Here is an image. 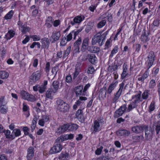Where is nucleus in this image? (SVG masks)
<instances>
[{
	"instance_id": "obj_1",
	"label": "nucleus",
	"mask_w": 160,
	"mask_h": 160,
	"mask_svg": "<svg viewBox=\"0 0 160 160\" xmlns=\"http://www.w3.org/2000/svg\"><path fill=\"white\" fill-rule=\"evenodd\" d=\"M103 123V121L100 119H97L94 121L92 124L91 130L92 133H95L96 132L100 131L102 128V126Z\"/></svg>"
},
{
	"instance_id": "obj_2",
	"label": "nucleus",
	"mask_w": 160,
	"mask_h": 160,
	"mask_svg": "<svg viewBox=\"0 0 160 160\" xmlns=\"http://www.w3.org/2000/svg\"><path fill=\"white\" fill-rule=\"evenodd\" d=\"M105 38L104 36L102 35H101L100 33H98L94 36L92 38V45H95L97 43L101 46L105 42Z\"/></svg>"
},
{
	"instance_id": "obj_3",
	"label": "nucleus",
	"mask_w": 160,
	"mask_h": 160,
	"mask_svg": "<svg viewBox=\"0 0 160 160\" xmlns=\"http://www.w3.org/2000/svg\"><path fill=\"white\" fill-rule=\"evenodd\" d=\"M118 82L117 81H113L111 84H110L108 86L107 90L106 87L103 88L101 89L100 91L102 92L104 90L106 91L105 94L104 95V97H106L107 93L110 94L112 93V91L115 89L116 87L117 84H118Z\"/></svg>"
},
{
	"instance_id": "obj_4",
	"label": "nucleus",
	"mask_w": 160,
	"mask_h": 160,
	"mask_svg": "<svg viewBox=\"0 0 160 160\" xmlns=\"http://www.w3.org/2000/svg\"><path fill=\"white\" fill-rule=\"evenodd\" d=\"M57 108L61 112H65L68 109L67 104L63 100L58 99L56 101Z\"/></svg>"
},
{
	"instance_id": "obj_5",
	"label": "nucleus",
	"mask_w": 160,
	"mask_h": 160,
	"mask_svg": "<svg viewBox=\"0 0 160 160\" xmlns=\"http://www.w3.org/2000/svg\"><path fill=\"white\" fill-rule=\"evenodd\" d=\"M124 84V82H123L119 85V89L114 95V98L112 100L113 103L116 102L119 99L122 94Z\"/></svg>"
},
{
	"instance_id": "obj_6",
	"label": "nucleus",
	"mask_w": 160,
	"mask_h": 160,
	"mask_svg": "<svg viewBox=\"0 0 160 160\" xmlns=\"http://www.w3.org/2000/svg\"><path fill=\"white\" fill-rule=\"evenodd\" d=\"M155 56L154 52L150 51L148 56L147 68L149 69L153 64L155 60Z\"/></svg>"
},
{
	"instance_id": "obj_7",
	"label": "nucleus",
	"mask_w": 160,
	"mask_h": 160,
	"mask_svg": "<svg viewBox=\"0 0 160 160\" xmlns=\"http://www.w3.org/2000/svg\"><path fill=\"white\" fill-rule=\"evenodd\" d=\"M61 142H58L55 140V143L52 148L50 150V153L53 154L59 152L62 149V146L60 144Z\"/></svg>"
},
{
	"instance_id": "obj_8",
	"label": "nucleus",
	"mask_w": 160,
	"mask_h": 160,
	"mask_svg": "<svg viewBox=\"0 0 160 160\" xmlns=\"http://www.w3.org/2000/svg\"><path fill=\"white\" fill-rule=\"evenodd\" d=\"M41 72L38 70L32 73L30 77V82H35L38 80L41 76Z\"/></svg>"
},
{
	"instance_id": "obj_9",
	"label": "nucleus",
	"mask_w": 160,
	"mask_h": 160,
	"mask_svg": "<svg viewBox=\"0 0 160 160\" xmlns=\"http://www.w3.org/2000/svg\"><path fill=\"white\" fill-rule=\"evenodd\" d=\"M70 125L69 124H65L61 126L57 129L56 131V133L59 134H61L67 130H69L68 129Z\"/></svg>"
},
{
	"instance_id": "obj_10",
	"label": "nucleus",
	"mask_w": 160,
	"mask_h": 160,
	"mask_svg": "<svg viewBox=\"0 0 160 160\" xmlns=\"http://www.w3.org/2000/svg\"><path fill=\"white\" fill-rule=\"evenodd\" d=\"M84 58H83L82 59L83 60H86L88 57H89V61L92 64L95 63L97 61V58L94 54H85L84 55Z\"/></svg>"
},
{
	"instance_id": "obj_11",
	"label": "nucleus",
	"mask_w": 160,
	"mask_h": 160,
	"mask_svg": "<svg viewBox=\"0 0 160 160\" xmlns=\"http://www.w3.org/2000/svg\"><path fill=\"white\" fill-rule=\"evenodd\" d=\"M127 108V107L126 105L124 104L123 105L116 111L115 116L116 117H118L122 115L126 111Z\"/></svg>"
},
{
	"instance_id": "obj_12",
	"label": "nucleus",
	"mask_w": 160,
	"mask_h": 160,
	"mask_svg": "<svg viewBox=\"0 0 160 160\" xmlns=\"http://www.w3.org/2000/svg\"><path fill=\"white\" fill-rule=\"evenodd\" d=\"M27 158L28 160H31L33 158L34 152V148L32 147H30L27 149Z\"/></svg>"
},
{
	"instance_id": "obj_13",
	"label": "nucleus",
	"mask_w": 160,
	"mask_h": 160,
	"mask_svg": "<svg viewBox=\"0 0 160 160\" xmlns=\"http://www.w3.org/2000/svg\"><path fill=\"white\" fill-rule=\"evenodd\" d=\"M130 133L129 131L126 130H121L116 132V134L118 136L123 137L128 136Z\"/></svg>"
},
{
	"instance_id": "obj_14",
	"label": "nucleus",
	"mask_w": 160,
	"mask_h": 160,
	"mask_svg": "<svg viewBox=\"0 0 160 160\" xmlns=\"http://www.w3.org/2000/svg\"><path fill=\"white\" fill-rule=\"evenodd\" d=\"M57 92L55 91L53 88H49L47 91L46 93V96L48 98L52 99H53V96Z\"/></svg>"
},
{
	"instance_id": "obj_15",
	"label": "nucleus",
	"mask_w": 160,
	"mask_h": 160,
	"mask_svg": "<svg viewBox=\"0 0 160 160\" xmlns=\"http://www.w3.org/2000/svg\"><path fill=\"white\" fill-rule=\"evenodd\" d=\"M150 38L148 37V33L145 30H143L141 37V40L144 42H146L149 41Z\"/></svg>"
},
{
	"instance_id": "obj_16",
	"label": "nucleus",
	"mask_w": 160,
	"mask_h": 160,
	"mask_svg": "<svg viewBox=\"0 0 160 160\" xmlns=\"http://www.w3.org/2000/svg\"><path fill=\"white\" fill-rule=\"evenodd\" d=\"M149 69H148L144 72L142 77H139L138 78V80L139 81L141 82L142 83H143L144 82V80L146 79L149 76Z\"/></svg>"
},
{
	"instance_id": "obj_17",
	"label": "nucleus",
	"mask_w": 160,
	"mask_h": 160,
	"mask_svg": "<svg viewBox=\"0 0 160 160\" xmlns=\"http://www.w3.org/2000/svg\"><path fill=\"white\" fill-rule=\"evenodd\" d=\"M89 44V38H85L83 40L82 48L81 50L82 51H84L86 49L88 50V47Z\"/></svg>"
},
{
	"instance_id": "obj_18",
	"label": "nucleus",
	"mask_w": 160,
	"mask_h": 160,
	"mask_svg": "<svg viewBox=\"0 0 160 160\" xmlns=\"http://www.w3.org/2000/svg\"><path fill=\"white\" fill-rule=\"evenodd\" d=\"M60 36V32L56 31L53 32L51 38L54 42H55L59 39Z\"/></svg>"
},
{
	"instance_id": "obj_19",
	"label": "nucleus",
	"mask_w": 160,
	"mask_h": 160,
	"mask_svg": "<svg viewBox=\"0 0 160 160\" xmlns=\"http://www.w3.org/2000/svg\"><path fill=\"white\" fill-rule=\"evenodd\" d=\"M70 139V134H65L61 136L56 139V142H62L63 141Z\"/></svg>"
},
{
	"instance_id": "obj_20",
	"label": "nucleus",
	"mask_w": 160,
	"mask_h": 160,
	"mask_svg": "<svg viewBox=\"0 0 160 160\" xmlns=\"http://www.w3.org/2000/svg\"><path fill=\"white\" fill-rule=\"evenodd\" d=\"M84 17L83 16H77L73 20V22H71V24L74 25L75 23H81L84 19Z\"/></svg>"
},
{
	"instance_id": "obj_21",
	"label": "nucleus",
	"mask_w": 160,
	"mask_h": 160,
	"mask_svg": "<svg viewBox=\"0 0 160 160\" xmlns=\"http://www.w3.org/2000/svg\"><path fill=\"white\" fill-rule=\"evenodd\" d=\"M4 101L0 103V111L3 114H5L8 111V107Z\"/></svg>"
},
{
	"instance_id": "obj_22",
	"label": "nucleus",
	"mask_w": 160,
	"mask_h": 160,
	"mask_svg": "<svg viewBox=\"0 0 160 160\" xmlns=\"http://www.w3.org/2000/svg\"><path fill=\"white\" fill-rule=\"evenodd\" d=\"M42 48L44 49H48L49 47V42L47 38L41 39Z\"/></svg>"
},
{
	"instance_id": "obj_23",
	"label": "nucleus",
	"mask_w": 160,
	"mask_h": 160,
	"mask_svg": "<svg viewBox=\"0 0 160 160\" xmlns=\"http://www.w3.org/2000/svg\"><path fill=\"white\" fill-rule=\"evenodd\" d=\"M146 130L145 131V137L147 139H150L152 135V129L151 128H148V127H145Z\"/></svg>"
},
{
	"instance_id": "obj_24",
	"label": "nucleus",
	"mask_w": 160,
	"mask_h": 160,
	"mask_svg": "<svg viewBox=\"0 0 160 160\" xmlns=\"http://www.w3.org/2000/svg\"><path fill=\"white\" fill-rule=\"evenodd\" d=\"M48 82L46 80H45L43 82V84L41 86L39 85V92L40 93H42L44 92L47 88V85Z\"/></svg>"
},
{
	"instance_id": "obj_25",
	"label": "nucleus",
	"mask_w": 160,
	"mask_h": 160,
	"mask_svg": "<svg viewBox=\"0 0 160 160\" xmlns=\"http://www.w3.org/2000/svg\"><path fill=\"white\" fill-rule=\"evenodd\" d=\"M128 66L127 64L125 63L123 65V72L121 74V78L122 79L124 78L128 75Z\"/></svg>"
},
{
	"instance_id": "obj_26",
	"label": "nucleus",
	"mask_w": 160,
	"mask_h": 160,
	"mask_svg": "<svg viewBox=\"0 0 160 160\" xmlns=\"http://www.w3.org/2000/svg\"><path fill=\"white\" fill-rule=\"evenodd\" d=\"M88 50L91 52L96 53L99 52L100 50V49L97 46H89L88 47Z\"/></svg>"
},
{
	"instance_id": "obj_27",
	"label": "nucleus",
	"mask_w": 160,
	"mask_h": 160,
	"mask_svg": "<svg viewBox=\"0 0 160 160\" xmlns=\"http://www.w3.org/2000/svg\"><path fill=\"white\" fill-rule=\"evenodd\" d=\"M143 130V128L140 126H136L132 128V131L136 133H139L142 132Z\"/></svg>"
},
{
	"instance_id": "obj_28",
	"label": "nucleus",
	"mask_w": 160,
	"mask_h": 160,
	"mask_svg": "<svg viewBox=\"0 0 160 160\" xmlns=\"http://www.w3.org/2000/svg\"><path fill=\"white\" fill-rule=\"evenodd\" d=\"M70 41V33H69L66 37L63 38L60 42V44L62 46H64L68 41Z\"/></svg>"
},
{
	"instance_id": "obj_29",
	"label": "nucleus",
	"mask_w": 160,
	"mask_h": 160,
	"mask_svg": "<svg viewBox=\"0 0 160 160\" xmlns=\"http://www.w3.org/2000/svg\"><path fill=\"white\" fill-rule=\"evenodd\" d=\"M9 76L8 73L4 71H0V78L6 79Z\"/></svg>"
},
{
	"instance_id": "obj_30",
	"label": "nucleus",
	"mask_w": 160,
	"mask_h": 160,
	"mask_svg": "<svg viewBox=\"0 0 160 160\" xmlns=\"http://www.w3.org/2000/svg\"><path fill=\"white\" fill-rule=\"evenodd\" d=\"M21 135V131L18 129L13 130L12 132V139L15 138V137H18Z\"/></svg>"
},
{
	"instance_id": "obj_31",
	"label": "nucleus",
	"mask_w": 160,
	"mask_h": 160,
	"mask_svg": "<svg viewBox=\"0 0 160 160\" xmlns=\"http://www.w3.org/2000/svg\"><path fill=\"white\" fill-rule=\"evenodd\" d=\"M38 120V118L36 116H34V118L33 119L32 123L31 125V128L32 129V131H33V130L35 129L37 124V122Z\"/></svg>"
},
{
	"instance_id": "obj_32",
	"label": "nucleus",
	"mask_w": 160,
	"mask_h": 160,
	"mask_svg": "<svg viewBox=\"0 0 160 160\" xmlns=\"http://www.w3.org/2000/svg\"><path fill=\"white\" fill-rule=\"evenodd\" d=\"M15 32L12 30H10L5 35L6 38L7 39H10L12 38L15 35Z\"/></svg>"
},
{
	"instance_id": "obj_33",
	"label": "nucleus",
	"mask_w": 160,
	"mask_h": 160,
	"mask_svg": "<svg viewBox=\"0 0 160 160\" xmlns=\"http://www.w3.org/2000/svg\"><path fill=\"white\" fill-rule=\"evenodd\" d=\"M83 89V86H80L75 88V91L77 96L81 95Z\"/></svg>"
},
{
	"instance_id": "obj_34",
	"label": "nucleus",
	"mask_w": 160,
	"mask_h": 160,
	"mask_svg": "<svg viewBox=\"0 0 160 160\" xmlns=\"http://www.w3.org/2000/svg\"><path fill=\"white\" fill-rule=\"evenodd\" d=\"M20 93L22 98L27 100L29 95V93L24 91H21Z\"/></svg>"
},
{
	"instance_id": "obj_35",
	"label": "nucleus",
	"mask_w": 160,
	"mask_h": 160,
	"mask_svg": "<svg viewBox=\"0 0 160 160\" xmlns=\"http://www.w3.org/2000/svg\"><path fill=\"white\" fill-rule=\"evenodd\" d=\"M87 99V98L84 97H80L79 99L77 100L76 102V103L78 106H79L81 105V104H82L84 102V101H85Z\"/></svg>"
},
{
	"instance_id": "obj_36",
	"label": "nucleus",
	"mask_w": 160,
	"mask_h": 160,
	"mask_svg": "<svg viewBox=\"0 0 160 160\" xmlns=\"http://www.w3.org/2000/svg\"><path fill=\"white\" fill-rule=\"evenodd\" d=\"M156 83L155 80L154 79L151 80L148 84V87L149 88H153L156 86Z\"/></svg>"
},
{
	"instance_id": "obj_37",
	"label": "nucleus",
	"mask_w": 160,
	"mask_h": 160,
	"mask_svg": "<svg viewBox=\"0 0 160 160\" xmlns=\"http://www.w3.org/2000/svg\"><path fill=\"white\" fill-rule=\"evenodd\" d=\"M118 49L119 48L118 46H116L112 51L109 56L111 58H112L114 55L116 53L118 52Z\"/></svg>"
},
{
	"instance_id": "obj_38",
	"label": "nucleus",
	"mask_w": 160,
	"mask_h": 160,
	"mask_svg": "<svg viewBox=\"0 0 160 160\" xmlns=\"http://www.w3.org/2000/svg\"><path fill=\"white\" fill-rule=\"evenodd\" d=\"M76 116L78 119L82 120L83 117L82 111L81 109L78 110L76 112Z\"/></svg>"
},
{
	"instance_id": "obj_39",
	"label": "nucleus",
	"mask_w": 160,
	"mask_h": 160,
	"mask_svg": "<svg viewBox=\"0 0 160 160\" xmlns=\"http://www.w3.org/2000/svg\"><path fill=\"white\" fill-rule=\"evenodd\" d=\"M93 25L94 24L93 22H89L88 23L85 29L86 32H88L91 30Z\"/></svg>"
},
{
	"instance_id": "obj_40",
	"label": "nucleus",
	"mask_w": 160,
	"mask_h": 160,
	"mask_svg": "<svg viewBox=\"0 0 160 160\" xmlns=\"http://www.w3.org/2000/svg\"><path fill=\"white\" fill-rule=\"evenodd\" d=\"M59 82L58 81H54L53 82L52 85L53 87V90L57 92L59 88Z\"/></svg>"
},
{
	"instance_id": "obj_41",
	"label": "nucleus",
	"mask_w": 160,
	"mask_h": 160,
	"mask_svg": "<svg viewBox=\"0 0 160 160\" xmlns=\"http://www.w3.org/2000/svg\"><path fill=\"white\" fill-rule=\"evenodd\" d=\"M6 46L4 47L3 46H1L0 49V51L1 52V57H4L6 54Z\"/></svg>"
},
{
	"instance_id": "obj_42",
	"label": "nucleus",
	"mask_w": 160,
	"mask_h": 160,
	"mask_svg": "<svg viewBox=\"0 0 160 160\" xmlns=\"http://www.w3.org/2000/svg\"><path fill=\"white\" fill-rule=\"evenodd\" d=\"M6 137L7 138H10L12 139V133L10 134V131L8 130L4 131Z\"/></svg>"
},
{
	"instance_id": "obj_43",
	"label": "nucleus",
	"mask_w": 160,
	"mask_h": 160,
	"mask_svg": "<svg viewBox=\"0 0 160 160\" xmlns=\"http://www.w3.org/2000/svg\"><path fill=\"white\" fill-rule=\"evenodd\" d=\"M13 14V11L12 10H11L6 15L4 18L6 19H10L12 17Z\"/></svg>"
},
{
	"instance_id": "obj_44",
	"label": "nucleus",
	"mask_w": 160,
	"mask_h": 160,
	"mask_svg": "<svg viewBox=\"0 0 160 160\" xmlns=\"http://www.w3.org/2000/svg\"><path fill=\"white\" fill-rule=\"evenodd\" d=\"M30 37L33 39V40L34 41H38L40 39V36L37 35H30Z\"/></svg>"
},
{
	"instance_id": "obj_45",
	"label": "nucleus",
	"mask_w": 160,
	"mask_h": 160,
	"mask_svg": "<svg viewBox=\"0 0 160 160\" xmlns=\"http://www.w3.org/2000/svg\"><path fill=\"white\" fill-rule=\"evenodd\" d=\"M30 29L28 27H27L26 25L23 27L22 28H21V32L24 34L26 33L27 32H28L30 30Z\"/></svg>"
},
{
	"instance_id": "obj_46",
	"label": "nucleus",
	"mask_w": 160,
	"mask_h": 160,
	"mask_svg": "<svg viewBox=\"0 0 160 160\" xmlns=\"http://www.w3.org/2000/svg\"><path fill=\"white\" fill-rule=\"evenodd\" d=\"M36 100V98L34 96L29 94V95L27 99L28 101L31 102H34Z\"/></svg>"
},
{
	"instance_id": "obj_47",
	"label": "nucleus",
	"mask_w": 160,
	"mask_h": 160,
	"mask_svg": "<svg viewBox=\"0 0 160 160\" xmlns=\"http://www.w3.org/2000/svg\"><path fill=\"white\" fill-rule=\"evenodd\" d=\"M106 22L105 20H103L100 22L98 24V28H101L103 27L106 24Z\"/></svg>"
},
{
	"instance_id": "obj_48",
	"label": "nucleus",
	"mask_w": 160,
	"mask_h": 160,
	"mask_svg": "<svg viewBox=\"0 0 160 160\" xmlns=\"http://www.w3.org/2000/svg\"><path fill=\"white\" fill-rule=\"evenodd\" d=\"M155 108V102L154 101H152L149 107V112H152L154 110Z\"/></svg>"
},
{
	"instance_id": "obj_49",
	"label": "nucleus",
	"mask_w": 160,
	"mask_h": 160,
	"mask_svg": "<svg viewBox=\"0 0 160 160\" xmlns=\"http://www.w3.org/2000/svg\"><path fill=\"white\" fill-rule=\"evenodd\" d=\"M149 94L148 90L145 91L142 95V98L144 99H147L148 98Z\"/></svg>"
},
{
	"instance_id": "obj_50",
	"label": "nucleus",
	"mask_w": 160,
	"mask_h": 160,
	"mask_svg": "<svg viewBox=\"0 0 160 160\" xmlns=\"http://www.w3.org/2000/svg\"><path fill=\"white\" fill-rule=\"evenodd\" d=\"M154 126L156 128L157 133L158 134L160 131V121H159L157 123H155Z\"/></svg>"
},
{
	"instance_id": "obj_51",
	"label": "nucleus",
	"mask_w": 160,
	"mask_h": 160,
	"mask_svg": "<svg viewBox=\"0 0 160 160\" xmlns=\"http://www.w3.org/2000/svg\"><path fill=\"white\" fill-rule=\"evenodd\" d=\"M58 70V66H56L53 67L52 68V74H54L56 75Z\"/></svg>"
},
{
	"instance_id": "obj_52",
	"label": "nucleus",
	"mask_w": 160,
	"mask_h": 160,
	"mask_svg": "<svg viewBox=\"0 0 160 160\" xmlns=\"http://www.w3.org/2000/svg\"><path fill=\"white\" fill-rule=\"evenodd\" d=\"M78 125L76 124H71V131H76L78 128Z\"/></svg>"
},
{
	"instance_id": "obj_53",
	"label": "nucleus",
	"mask_w": 160,
	"mask_h": 160,
	"mask_svg": "<svg viewBox=\"0 0 160 160\" xmlns=\"http://www.w3.org/2000/svg\"><path fill=\"white\" fill-rule=\"evenodd\" d=\"M103 148L102 146H101L99 148H98L95 151L96 154L97 155H100L101 153Z\"/></svg>"
},
{
	"instance_id": "obj_54",
	"label": "nucleus",
	"mask_w": 160,
	"mask_h": 160,
	"mask_svg": "<svg viewBox=\"0 0 160 160\" xmlns=\"http://www.w3.org/2000/svg\"><path fill=\"white\" fill-rule=\"evenodd\" d=\"M95 71L94 68L92 66H91L88 68L87 72L89 74H92Z\"/></svg>"
},
{
	"instance_id": "obj_55",
	"label": "nucleus",
	"mask_w": 160,
	"mask_h": 160,
	"mask_svg": "<svg viewBox=\"0 0 160 160\" xmlns=\"http://www.w3.org/2000/svg\"><path fill=\"white\" fill-rule=\"evenodd\" d=\"M18 26L19 29L21 30V28H22L26 25L20 21H19L18 22Z\"/></svg>"
},
{
	"instance_id": "obj_56",
	"label": "nucleus",
	"mask_w": 160,
	"mask_h": 160,
	"mask_svg": "<svg viewBox=\"0 0 160 160\" xmlns=\"http://www.w3.org/2000/svg\"><path fill=\"white\" fill-rule=\"evenodd\" d=\"M74 47L75 48L73 51V55L76 56L77 55V54L79 52V47L78 46Z\"/></svg>"
},
{
	"instance_id": "obj_57",
	"label": "nucleus",
	"mask_w": 160,
	"mask_h": 160,
	"mask_svg": "<svg viewBox=\"0 0 160 160\" xmlns=\"http://www.w3.org/2000/svg\"><path fill=\"white\" fill-rule=\"evenodd\" d=\"M53 25L55 27H57L59 25L60 23V20L58 19L55 20L53 22Z\"/></svg>"
},
{
	"instance_id": "obj_58",
	"label": "nucleus",
	"mask_w": 160,
	"mask_h": 160,
	"mask_svg": "<svg viewBox=\"0 0 160 160\" xmlns=\"http://www.w3.org/2000/svg\"><path fill=\"white\" fill-rule=\"evenodd\" d=\"M44 4L47 6H48L50 4L52 3L53 2L52 0H44Z\"/></svg>"
},
{
	"instance_id": "obj_59",
	"label": "nucleus",
	"mask_w": 160,
	"mask_h": 160,
	"mask_svg": "<svg viewBox=\"0 0 160 160\" xmlns=\"http://www.w3.org/2000/svg\"><path fill=\"white\" fill-rule=\"evenodd\" d=\"M69 154L67 153H65L64 154L61 153L60 155L59 158L60 159L62 158H65L67 159L69 157Z\"/></svg>"
},
{
	"instance_id": "obj_60",
	"label": "nucleus",
	"mask_w": 160,
	"mask_h": 160,
	"mask_svg": "<svg viewBox=\"0 0 160 160\" xmlns=\"http://www.w3.org/2000/svg\"><path fill=\"white\" fill-rule=\"evenodd\" d=\"M81 39L80 38L78 39L75 42L74 47L78 46L79 47V46L81 44Z\"/></svg>"
},
{
	"instance_id": "obj_61",
	"label": "nucleus",
	"mask_w": 160,
	"mask_h": 160,
	"mask_svg": "<svg viewBox=\"0 0 160 160\" xmlns=\"http://www.w3.org/2000/svg\"><path fill=\"white\" fill-rule=\"evenodd\" d=\"M50 67V63L49 62H47L46 65V67H45V71L47 72H48L49 71Z\"/></svg>"
},
{
	"instance_id": "obj_62",
	"label": "nucleus",
	"mask_w": 160,
	"mask_h": 160,
	"mask_svg": "<svg viewBox=\"0 0 160 160\" xmlns=\"http://www.w3.org/2000/svg\"><path fill=\"white\" fill-rule=\"evenodd\" d=\"M41 119L44 121L45 123L48 122L49 120V117L46 115L43 116Z\"/></svg>"
},
{
	"instance_id": "obj_63",
	"label": "nucleus",
	"mask_w": 160,
	"mask_h": 160,
	"mask_svg": "<svg viewBox=\"0 0 160 160\" xmlns=\"http://www.w3.org/2000/svg\"><path fill=\"white\" fill-rule=\"evenodd\" d=\"M70 52V47H69L66 50L64 54V56L65 57L68 56Z\"/></svg>"
},
{
	"instance_id": "obj_64",
	"label": "nucleus",
	"mask_w": 160,
	"mask_h": 160,
	"mask_svg": "<svg viewBox=\"0 0 160 160\" xmlns=\"http://www.w3.org/2000/svg\"><path fill=\"white\" fill-rule=\"evenodd\" d=\"M109 158L108 156H102L98 158L97 160H109Z\"/></svg>"
}]
</instances>
